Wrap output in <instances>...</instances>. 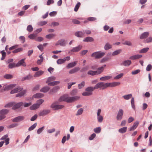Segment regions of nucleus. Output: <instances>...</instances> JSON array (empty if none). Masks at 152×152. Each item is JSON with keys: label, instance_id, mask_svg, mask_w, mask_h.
<instances>
[{"label": "nucleus", "instance_id": "1", "mask_svg": "<svg viewBox=\"0 0 152 152\" xmlns=\"http://www.w3.org/2000/svg\"><path fill=\"white\" fill-rule=\"evenodd\" d=\"M80 98V96H78L69 97L66 95H64L61 96L59 99V101L60 102L65 101L68 103H71L78 100Z\"/></svg>", "mask_w": 152, "mask_h": 152}, {"label": "nucleus", "instance_id": "2", "mask_svg": "<svg viewBox=\"0 0 152 152\" xmlns=\"http://www.w3.org/2000/svg\"><path fill=\"white\" fill-rule=\"evenodd\" d=\"M104 67V65H103L102 66L98 68L97 70L96 71L90 70L88 72L87 74L88 75L92 76L99 74L103 71Z\"/></svg>", "mask_w": 152, "mask_h": 152}, {"label": "nucleus", "instance_id": "3", "mask_svg": "<svg viewBox=\"0 0 152 152\" xmlns=\"http://www.w3.org/2000/svg\"><path fill=\"white\" fill-rule=\"evenodd\" d=\"M104 55V53L97 52L92 53L91 55V56L92 57H95L96 59H99L101 58Z\"/></svg>", "mask_w": 152, "mask_h": 152}, {"label": "nucleus", "instance_id": "4", "mask_svg": "<svg viewBox=\"0 0 152 152\" xmlns=\"http://www.w3.org/2000/svg\"><path fill=\"white\" fill-rule=\"evenodd\" d=\"M123 113V110L122 109H120L118 110L116 117V119L117 120L121 121L122 119Z\"/></svg>", "mask_w": 152, "mask_h": 152}, {"label": "nucleus", "instance_id": "5", "mask_svg": "<svg viewBox=\"0 0 152 152\" xmlns=\"http://www.w3.org/2000/svg\"><path fill=\"white\" fill-rule=\"evenodd\" d=\"M13 102V105L12 108L13 110H16L19 108L23 104V103L22 102H20L17 103H16L14 102Z\"/></svg>", "mask_w": 152, "mask_h": 152}, {"label": "nucleus", "instance_id": "6", "mask_svg": "<svg viewBox=\"0 0 152 152\" xmlns=\"http://www.w3.org/2000/svg\"><path fill=\"white\" fill-rule=\"evenodd\" d=\"M96 89L99 88L100 89L104 88V82H100L97 83L95 86Z\"/></svg>", "mask_w": 152, "mask_h": 152}, {"label": "nucleus", "instance_id": "7", "mask_svg": "<svg viewBox=\"0 0 152 152\" xmlns=\"http://www.w3.org/2000/svg\"><path fill=\"white\" fill-rule=\"evenodd\" d=\"M24 116H20L18 117H16L12 120V121L13 122H18L24 120Z\"/></svg>", "mask_w": 152, "mask_h": 152}, {"label": "nucleus", "instance_id": "8", "mask_svg": "<svg viewBox=\"0 0 152 152\" xmlns=\"http://www.w3.org/2000/svg\"><path fill=\"white\" fill-rule=\"evenodd\" d=\"M66 44V42L64 39H63L59 40L56 44L55 45L57 46L60 45L61 46H64Z\"/></svg>", "mask_w": 152, "mask_h": 152}, {"label": "nucleus", "instance_id": "9", "mask_svg": "<svg viewBox=\"0 0 152 152\" xmlns=\"http://www.w3.org/2000/svg\"><path fill=\"white\" fill-rule=\"evenodd\" d=\"M25 58L22 59V60L19 61L17 64V66H26V64L25 62Z\"/></svg>", "mask_w": 152, "mask_h": 152}, {"label": "nucleus", "instance_id": "10", "mask_svg": "<svg viewBox=\"0 0 152 152\" xmlns=\"http://www.w3.org/2000/svg\"><path fill=\"white\" fill-rule=\"evenodd\" d=\"M82 48V46L80 45L73 48L71 51L73 52H76L79 51Z\"/></svg>", "mask_w": 152, "mask_h": 152}, {"label": "nucleus", "instance_id": "11", "mask_svg": "<svg viewBox=\"0 0 152 152\" xmlns=\"http://www.w3.org/2000/svg\"><path fill=\"white\" fill-rule=\"evenodd\" d=\"M16 86L15 84H11L8 86H5L4 87V91H8L10 90L14 87Z\"/></svg>", "mask_w": 152, "mask_h": 152}, {"label": "nucleus", "instance_id": "12", "mask_svg": "<svg viewBox=\"0 0 152 152\" xmlns=\"http://www.w3.org/2000/svg\"><path fill=\"white\" fill-rule=\"evenodd\" d=\"M132 63L131 61L130 60H127L123 62L121 65L125 66H128L130 65Z\"/></svg>", "mask_w": 152, "mask_h": 152}, {"label": "nucleus", "instance_id": "13", "mask_svg": "<svg viewBox=\"0 0 152 152\" xmlns=\"http://www.w3.org/2000/svg\"><path fill=\"white\" fill-rule=\"evenodd\" d=\"M149 35V33L148 32H144L142 34L140 37V38L141 39H143L146 38Z\"/></svg>", "mask_w": 152, "mask_h": 152}, {"label": "nucleus", "instance_id": "14", "mask_svg": "<svg viewBox=\"0 0 152 152\" xmlns=\"http://www.w3.org/2000/svg\"><path fill=\"white\" fill-rule=\"evenodd\" d=\"M139 121H135L134 124L133 126L130 127L129 129L130 131H132L135 129L138 126L139 124Z\"/></svg>", "mask_w": 152, "mask_h": 152}, {"label": "nucleus", "instance_id": "15", "mask_svg": "<svg viewBox=\"0 0 152 152\" xmlns=\"http://www.w3.org/2000/svg\"><path fill=\"white\" fill-rule=\"evenodd\" d=\"M50 110H44L41 111L39 113V116H42L45 115L50 113Z\"/></svg>", "mask_w": 152, "mask_h": 152}, {"label": "nucleus", "instance_id": "16", "mask_svg": "<svg viewBox=\"0 0 152 152\" xmlns=\"http://www.w3.org/2000/svg\"><path fill=\"white\" fill-rule=\"evenodd\" d=\"M22 89L23 88H18L12 90L10 92V93L11 94L15 93L21 91Z\"/></svg>", "mask_w": 152, "mask_h": 152}, {"label": "nucleus", "instance_id": "17", "mask_svg": "<svg viewBox=\"0 0 152 152\" xmlns=\"http://www.w3.org/2000/svg\"><path fill=\"white\" fill-rule=\"evenodd\" d=\"M75 35L78 37H83L84 36L83 32L82 31H77L75 33Z\"/></svg>", "mask_w": 152, "mask_h": 152}, {"label": "nucleus", "instance_id": "18", "mask_svg": "<svg viewBox=\"0 0 152 152\" xmlns=\"http://www.w3.org/2000/svg\"><path fill=\"white\" fill-rule=\"evenodd\" d=\"M43 73L44 72L42 71H39L35 73L34 75V77H39L42 75L43 74Z\"/></svg>", "mask_w": 152, "mask_h": 152}, {"label": "nucleus", "instance_id": "19", "mask_svg": "<svg viewBox=\"0 0 152 152\" xmlns=\"http://www.w3.org/2000/svg\"><path fill=\"white\" fill-rule=\"evenodd\" d=\"M9 112V110L7 109H2L0 110V115H4L7 114Z\"/></svg>", "mask_w": 152, "mask_h": 152}, {"label": "nucleus", "instance_id": "20", "mask_svg": "<svg viewBox=\"0 0 152 152\" xmlns=\"http://www.w3.org/2000/svg\"><path fill=\"white\" fill-rule=\"evenodd\" d=\"M94 41V39L91 37H88L85 38L83 40V42H93Z\"/></svg>", "mask_w": 152, "mask_h": 152}, {"label": "nucleus", "instance_id": "21", "mask_svg": "<svg viewBox=\"0 0 152 152\" xmlns=\"http://www.w3.org/2000/svg\"><path fill=\"white\" fill-rule=\"evenodd\" d=\"M44 96V94L41 93H37L33 96V97L35 98H41Z\"/></svg>", "mask_w": 152, "mask_h": 152}, {"label": "nucleus", "instance_id": "22", "mask_svg": "<svg viewBox=\"0 0 152 152\" xmlns=\"http://www.w3.org/2000/svg\"><path fill=\"white\" fill-rule=\"evenodd\" d=\"M149 50V48L146 47L144 48L139 51V53H144L147 52Z\"/></svg>", "mask_w": 152, "mask_h": 152}, {"label": "nucleus", "instance_id": "23", "mask_svg": "<svg viewBox=\"0 0 152 152\" xmlns=\"http://www.w3.org/2000/svg\"><path fill=\"white\" fill-rule=\"evenodd\" d=\"M26 90H23L21 92L16 94V97H21L23 96L26 94Z\"/></svg>", "mask_w": 152, "mask_h": 152}, {"label": "nucleus", "instance_id": "24", "mask_svg": "<svg viewBox=\"0 0 152 152\" xmlns=\"http://www.w3.org/2000/svg\"><path fill=\"white\" fill-rule=\"evenodd\" d=\"M80 68L79 67H76L69 71V73L73 74L75 73L80 70Z\"/></svg>", "mask_w": 152, "mask_h": 152}, {"label": "nucleus", "instance_id": "25", "mask_svg": "<svg viewBox=\"0 0 152 152\" xmlns=\"http://www.w3.org/2000/svg\"><path fill=\"white\" fill-rule=\"evenodd\" d=\"M127 127L126 126L118 130V132L121 133L123 134L125 133L127 131Z\"/></svg>", "mask_w": 152, "mask_h": 152}, {"label": "nucleus", "instance_id": "26", "mask_svg": "<svg viewBox=\"0 0 152 152\" xmlns=\"http://www.w3.org/2000/svg\"><path fill=\"white\" fill-rule=\"evenodd\" d=\"M77 63V61H74L73 62L69 63L67 66L66 67L68 68H70L75 66Z\"/></svg>", "mask_w": 152, "mask_h": 152}, {"label": "nucleus", "instance_id": "27", "mask_svg": "<svg viewBox=\"0 0 152 152\" xmlns=\"http://www.w3.org/2000/svg\"><path fill=\"white\" fill-rule=\"evenodd\" d=\"M39 107V106L36 103L33 104L31 106L30 109L31 110H36Z\"/></svg>", "mask_w": 152, "mask_h": 152}, {"label": "nucleus", "instance_id": "28", "mask_svg": "<svg viewBox=\"0 0 152 152\" xmlns=\"http://www.w3.org/2000/svg\"><path fill=\"white\" fill-rule=\"evenodd\" d=\"M50 89V88L48 86H45L43 87L40 90V91L44 93L48 92Z\"/></svg>", "mask_w": 152, "mask_h": 152}, {"label": "nucleus", "instance_id": "29", "mask_svg": "<svg viewBox=\"0 0 152 152\" xmlns=\"http://www.w3.org/2000/svg\"><path fill=\"white\" fill-rule=\"evenodd\" d=\"M95 89H96V88H95V86L94 87H89L86 88L85 90L87 91L91 92Z\"/></svg>", "mask_w": 152, "mask_h": 152}, {"label": "nucleus", "instance_id": "30", "mask_svg": "<svg viewBox=\"0 0 152 152\" xmlns=\"http://www.w3.org/2000/svg\"><path fill=\"white\" fill-rule=\"evenodd\" d=\"M55 35L53 34H49L48 35H46L45 36V37L48 39H51L53 38L55 36Z\"/></svg>", "mask_w": 152, "mask_h": 152}, {"label": "nucleus", "instance_id": "31", "mask_svg": "<svg viewBox=\"0 0 152 152\" xmlns=\"http://www.w3.org/2000/svg\"><path fill=\"white\" fill-rule=\"evenodd\" d=\"M120 83L119 82H113L111 83V87H114L119 86Z\"/></svg>", "mask_w": 152, "mask_h": 152}, {"label": "nucleus", "instance_id": "32", "mask_svg": "<svg viewBox=\"0 0 152 152\" xmlns=\"http://www.w3.org/2000/svg\"><path fill=\"white\" fill-rule=\"evenodd\" d=\"M122 51V50L121 49H119L113 52L112 54V55L113 56H116L120 54Z\"/></svg>", "mask_w": 152, "mask_h": 152}, {"label": "nucleus", "instance_id": "33", "mask_svg": "<svg viewBox=\"0 0 152 152\" xmlns=\"http://www.w3.org/2000/svg\"><path fill=\"white\" fill-rule=\"evenodd\" d=\"M32 76L31 75H29L27 76L23 77L22 78V81H23L26 80H29L32 77Z\"/></svg>", "mask_w": 152, "mask_h": 152}, {"label": "nucleus", "instance_id": "34", "mask_svg": "<svg viewBox=\"0 0 152 152\" xmlns=\"http://www.w3.org/2000/svg\"><path fill=\"white\" fill-rule=\"evenodd\" d=\"M60 83L59 81H55L48 83V85L49 86H54L59 84Z\"/></svg>", "mask_w": 152, "mask_h": 152}, {"label": "nucleus", "instance_id": "35", "mask_svg": "<svg viewBox=\"0 0 152 152\" xmlns=\"http://www.w3.org/2000/svg\"><path fill=\"white\" fill-rule=\"evenodd\" d=\"M123 97L125 99L128 100L132 97V95L131 94H129L127 95H124Z\"/></svg>", "mask_w": 152, "mask_h": 152}, {"label": "nucleus", "instance_id": "36", "mask_svg": "<svg viewBox=\"0 0 152 152\" xmlns=\"http://www.w3.org/2000/svg\"><path fill=\"white\" fill-rule=\"evenodd\" d=\"M131 106H132V108L133 109H134V110H135V106L134 105V98L133 97H132V99H131Z\"/></svg>", "mask_w": 152, "mask_h": 152}, {"label": "nucleus", "instance_id": "37", "mask_svg": "<svg viewBox=\"0 0 152 152\" xmlns=\"http://www.w3.org/2000/svg\"><path fill=\"white\" fill-rule=\"evenodd\" d=\"M94 131L96 133H99L101 132V128L100 127H96L94 129Z\"/></svg>", "mask_w": 152, "mask_h": 152}, {"label": "nucleus", "instance_id": "38", "mask_svg": "<svg viewBox=\"0 0 152 152\" xmlns=\"http://www.w3.org/2000/svg\"><path fill=\"white\" fill-rule=\"evenodd\" d=\"M44 102V100L43 99H39L37 101L36 103L39 107L40 105Z\"/></svg>", "mask_w": 152, "mask_h": 152}, {"label": "nucleus", "instance_id": "39", "mask_svg": "<svg viewBox=\"0 0 152 152\" xmlns=\"http://www.w3.org/2000/svg\"><path fill=\"white\" fill-rule=\"evenodd\" d=\"M58 103L57 102H55L52 104L51 105V107L55 110H56Z\"/></svg>", "mask_w": 152, "mask_h": 152}, {"label": "nucleus", "instance_id": "40", "mask_svg": "<svg viewBox=\"0 0 152 152\" xmlns=\"http://www.w3.org/2000/svg\"><path fill=\"white\" fill-rule=\"evenodd\" d=\"M36 36V34H31L28 35V37L31 39H34L35 40Z\"/></svg>", "mask_w": 152, "mask_h": 152}, {"label": "nucleus", "instance_id": "41", "mask_svg": "<svg viewBox=\"0 0 152 152\" xmlns=\"http://www.w3.org/2000/svg\"><path fill=\"white\" fill-rule=\"evenodd\" d=\"M83 111V108H81L79 109L76 114V115H79L81 114Z\"/></svg>", "mask_w": 152, "mask_h": 152}, {"label": "nucleus", "instance_id": "42", "mask_svg": "<svg viewBox=\"0 0 152 152\" xmlns=\"http://www.w3.org/2000/svg\"><path fill=\"white\" fill-rule=\"evenodd\" d=\"M27 30L30 32H32L33 30V28L32 26L30 25H28L27 28Z\"/></svg>", "mask_w": 152, "mask_h": 152}, {"label": "nucleus", "instance_id": "43", "mask_svg": "<svg viewBox=\"0 0 152 152\" xmlns=\"http://www.w3.org/2000/svg\"><path fill=\"white\" fill-rule=\"evenodd\" d=\"M13 102H10L5 105L4 107L5 108H10L12 106L13 107Z\"/></svg>", "mask_w": 152, "mask_h": 152}, {"label": "nucleus", "instance_id": "44", "mask_svg": "<svg viewBox=\"0 0 152 152\" xmlns=\"http://www.w3.org/2000/svg\"><path fill=\"white\" fill-rule=\"evenodd\" d=\"M56 77H49L47 80L46 81V83H48L50 82L55 80H56Z\"/></svg>", "mask_w": 152, "mask_h": 152}, {"label": "nucleus", "instance_id": "45", "mask_svg": "<svg viewBox=\"0 0 152 152\" xmlns=\"http://www.w3.org/2000/svg\"><path fill=\"white\" fill-rule=\"evenodd\" d=\"M112 48V45L108 43H107L105 45V50H107Z\"/></svg>", "mask_w": 152, "mask_h": 152}, {"label": "nucleus", "instance_id": "46", "mask_svg": "<svg viewBox=\"0 0 152 152\" xmlns=\"http://www.w3.org/2000/svg\"><path fill=\"white\" fill-rule=\"evenodd\" d=\"M4 77L5 79H9L12 78L13 76L10 74H6L4 75Z\"/></svg>", "mask_w": 152, "mask_h": 152}, {"label": "nucleus", "instance_id": "47", "mask_svg": "<svg viewBox=\"0 0 152 152\" xmlns=\"http://www.w3.org/2000/svg\"><path fill=\"white\" fill-rule=\"evenodd\" d=\"M9 68H12L13 67H15L17 66V64H15L14 63H10L8 66Z\"/></svg>", "mask_w": 152, "mask_h": 152}, {"label": "nucleus", "instance_id": "48", "mask_svg": "<svg viewBox=\"0 0 152 152\" xmlns=\"http://www.w3.org/2000/svg\"><path fill=\"white\" fill-rule=\"evenodd\" d=\"M92 92H85L83 93L82 94V95L84 96H89L92 95Z\"/></svg>", "mask_w": 152, "mask_h": 152}, {"label": "nucleus", "instance_id": "49", "mask_svg": "<svg viewBox=\"0 0 152 152\" xmlns=\"http://www.w3.org/2000/svg\"><path fill=\"white\" fill-rule=\"evenodd\" d=\"M2 55V57L1 58L2 60H4L6 56V53L4 51H2L0 53Z\"/></svg>", "mask_w": 152, "mask_h": 152}, {"label": "nucleus", "instance_id": "50", "mask_svg": "<svg viewBox=\"0 0 152 152\" xmlns=\"http://www.w3.org/2000/svg\"><path fill=\"white\" fill-rule=\"evenodd\" d=\"M37 124L35 123L34 124L32 125L31 126H30L28 129V130L29 131H31L33 130L37 126Z\"/></svg>", "mask_w": 152, "mask_h": 152}, {"label": "nucleus", "instance_id": "51", "mask_svg": "<svg viewBox=\"0 0 152 152\" xmlns=\"http://www.w3.org/2000/svg\"><path fill=\"white\" fill-rule=\"evenodd\" d=\"M80 2H78L77 3V4L75 6V8H74V11L75 12L77 11L79 7L80 6Z\"/></svg>", "mask_w": 152, "mask_h": 152}, {"label": "nucleus", "instance_id": "52", "mask_svg": "<svg viewBox=\"0 0 152 152\" xmlns=\"http://www.w3.org/2000/svg\"><path fill=\"white\" fill-rule=\"evenodd\" d=\"M64 59H59L57 61V63L58 64H61L64 63Z\"/></svg>", "mask_w": 152, "mask_h": 152}, {"label": "nucleus", "instance_id": "53", "mask_svg": "<svg viewBox=\"0 0 152 152\" xmlns=\"http://www.w3.org/2000/svg\"><path fill=\"white\" fill-rule=\"evenodd\" d=\"M77 92V89H73L71 92L70 94L72 95H76Z\"/></svg>", "mask_w": 152, "mask_h": 152}, {"label": "nucleus", "instance_id": "54", "mask_svg": "<svg viewBox=\"0 0 152 152\" xmlns=\"http://www.w3.org/2000/svg\"><path fill=\"white\" fill-rule=\"evenodd\" d=\"M85 85V82L83 81L80 84H79L78 86L79 88L81 89L83 88Z\"/></svg>", "mask_w": 152, "mask_h": 152}, {"label": "nucleus", "instance_id": "55", "mask_svg": "<svg viewBox=\"0 0 152 152\" xmlns=\"http://www.w3.org/2000/svg\"><path fill=\"white\" fill-rule=\"evenodd\" d=\"M17 124H13L7 126V128L9 129L14 128L18 126Z\"/></svg>", "mask_w": 152, "mask_h": 152}, {"label": "nucleus", "instance_id": "56", "mask_svg": "<svg viewBox=\"0 0 152 152\" xmlns=\"http://www.w3.org/2000/svg\"><path fill=\"white\" fill-rule=\"evenodd\" d=\"M124 75V74L123 73H121L117 76H116L115 77L114 79H118L121 78Z\"/></svg>", "mask_w": 152, "mask_h": 152}, {"label": "nucleus", "instance_id": "57", "mask_svg": "<svg viewBox=\"0 0 152 152\" xmlns=\"http://www.w3.org/2000/svg\"><path fill=\"white\" fill-rule=\"evenodd\" d=\"M97 119L99 122H101L103 119V118L101 115H98L97 116Z\"/></svg>", "mask_w": 152, "mask_h": 152}, {"label": "nucleus", "instance_id": "58", "mask_svg": "<svg viewBox=\"0 0 152 152\" xmlns=\"http://www.w3.org/2000/svg\"><path fill=\"white\" fill-rule=\"evenodd\" d=\"M43 40L42 37H39L35 38V40L38 42H41Z\"/></svg>", "mask_w": 152, "mask_h": 152}, {"label": "nucleus", "instance_id": "59", "mask_svg": "<svg viewBox=\"0 0 152 152\" xmlns=\"http://www.w3.org/2000/svg\"><path fill=\"white\" fill-rule=\"evenodd\" d=\"M123 44L124 45H126L128 46L132 45V43L129 41H125L124 43Z\"/></svg>", "mask_w": 152, "mask_h": 152}, {"label": "nucleus", "instance_id": "60", "mask_svg": "<svg viewBox=\"0 0 152 152\" xmlns=\"http://www.w3.org/2000/svg\"><path fill=\"white\" fill-rule=\"evenodd\" d=\"M152 68V66L150 64H148L146 68V70L148 71H150Z\"/></svg>", "mask_w": 152, "mask_h": 152}, {"label": "nucleus", "instance_id": "61", "mask_svg": "<svg viewBox=\"0 0 152 152\" xmlns=\"http://www.w3.org/2000/svg\"><path fill=\"white\" fill-rule=\"evenodd\" d=\"M96 136V134L94 133L92 134L91 136L89 137V139L90 140H92L94 139V138Z\"/></svg>", "mask_w": 152, "mask_h": 152}, {"label": "nucleus", "instance_id": "62", "mask_svg": "<svg viewBox=\"0 0 152 152\" xmlns=\"http://www.w3.org/2000/svg\"><path fill=\"white\" fill-rule=\"evenodd\" d=\"M140 71V69H138L134 71H132V73L133 75H135L139 73Z\"/></svg>", "mask_w": 152, "mask_h": 152}, {"label": "nucleus", "instance_id": "63", "mask_svg": "<svg viewBox=\"0 0 152 152\" xmlns=\"http://www.w3.org/2000/svg\"><path fill=\"white\" fill-rule=\"evenodd\" d=\"M44 129V127L43 126L41 128L39 129L37 131V133L38 134H39L41 133Z\"/></svg>", "mask_w": 152, "mask_h": 152}, {"label": "nucleus", "instance_id": "64", "mask_svg": "<svg viewBox=\"0 0 152 152\" xmlns=\"http://www.w3.org/2000/svg\"><path fill=\"white\" fill-rule=\"evenodd\" d=\"M87 20L88 21H93L96 20V18L94 17H89L88 18Z\"/></svg>", "mask_w": 152, "mask_h": 152}]
</instances>
